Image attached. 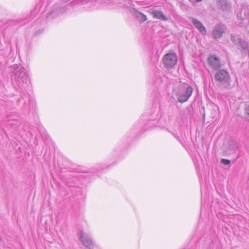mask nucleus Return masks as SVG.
I'll return each mask as SVG.
<instances>
[{
  "instance_id": "nucleus-1",
  "label": "nucleus",
  "mask_w": 249,
  "mask_h": 249,
  "mask_svg": "<svg viewBox=\"0 0 249 249\" xmlns=\"http://www.w3.org/2000/svg\"><path fill=\"white\" fill-rule=\"evenodd\" d=\"M14 70L12 75V83L17 89L23 90L30 83L28 73L24 67L14 64L12 66Z\"/></svg>"
},
{
  "instance_id": "nucleus-2",
  "label": "nucleus",
  "mask_w": 249,
  "mask_h": 249,
  "mask_svg": "<svg viewBox=\"0 0 249 249\" xmlns=\"http://www.w3.org/2000/svg\"><path fill=\"white\" fill-rule=\"evenodd\" d=\"M214 79L218 82V87L220 89L224 90L230 87L231 77L229 73L225 70L217 71L215 74Z\"/></svg>"
},
{
  "instance_id": "nucleus-3",
  "label": "nucleus",
  "mask_w": 249,
  "mask_h": 249,
  "mask_svg": "<svg viewBox=\"0 0 249 249\" xmlns=\"http://www.w3.org/2000/svg\"><path fill=\"white\" fill-rule=\"evenodd\" d=\"M193 91L192 87L186 83H183L176 93L178 101L184 103L188 101L191 96Z\"/></svg>"
},
{
  "instance_id": "nucleus-4",
  "label": "nucleus",
  "mask_w": 249,
  "mask_h": 249,
  "mask_svg": "<svg viewBox=\"0 0 249 249\" xmlns=\"http://www.w3.org/2000/svg\"><path fill=\"white\" fill-rule=\"evenodd\" d=\"M162 60L165 68H172L177 62V55L175 53H168L164 55Z\"/></svg>"
},
{
  "instance_id": "nucleus-5",
  "label": "nucleus",
  "mask_w": 249,
  "mask_h": 249,
  "mask_svg": "<svg viewBox=\"0 0 249 249\" xmlns=\"http://www.w3.org/2000/svg\"><path fill=\"white\" fill-rule=\"evenodd\" d=\"M78 236L80 241L84 246L87 249H93V242L89 234L85 233L83 231H81L78 233Z\"/></svg>"
},
{
  "instance_id": "nucleus-6",
  "label": "nucleus",
  "mask_w": 249,
  "mask_h": 249,
  "mask_svg": "<svg viewBox=\"0 0 249 249\" xmlns=\"http://www.w3.org/2000/svg\"><path fill=\"white\" fill-rule=\"evenodd\" d=\"M227 30V27L221 23L216 24L212 30L213 37L217 39L221 38Z\"/></svg>"
},
{
  "instance_id": "nucleus-7",
  "label": "nucleus",
  "mask_w": 249,
  "mask_h": 249,
  "mask_svg": "<svg viewBox=\"0 0 249 249\" xmlns=\"http://www.w3.org/2000/svg\"><path fill=\"white\" fill-rule=\"evenodd\" d=\"M231 39L237 49L240 51L247 47V42L242 39L238 35L231 34Z\"/></svg>"
},
{
  "instance_id": "nucleus-8",
  "label": "nucleus",
  "mask_w": 249,
  "mask_h": 249,
  "mask_svg": "<svg viewBox=\"0 0 249 249\" xmlns=\"http://www.w3.org/2000/svg\"><path fill=\"white\" fill-rule=\"evenodd\" d=\"M189 18L191 20L193 25L202 35H205L206 34V29L200 21L193 17H189Z\"/></svg>"
},
{
  "instance_id": "nucleus-9",
  "label": "nucleus",
  "mask_w": 249,
  "mask_h": 249,
  "mask_svg": "<svg viewBox=\"0 0 249 249\" xmlns=\"http://www.w3.org/2000/svg\"><path fill=\"white\" fill-rule=\"evenodd\" d=\"M208 62L211 67L215 70H217L221 67L219 59L214 55H211L208 58Z\"/></svg>"
},
{
  "instance_id": "nucleus-10",
  "label": "nucleus",
  "mask_w": 249,
  "mask_h": 249,
  "mask_svg": "<svg viewBox=\"0 0 249 249\" xmlns=\"http://www.w3.org/2000/svg\"><path fill=\"white\" fill-rule=\"evenodd\" d=\"M129 12L139 21L143 22L146 20V16L140 12H139L135 8H132L129 9Z\"/></svg>"
},
{
  "instance_id": "nucleus-11",
  "label": "nucleus",
  "mask_w": 249,
  "mask_h": 249,
  "mask_svg": "<svg viewBox=\"0 0 249 249\" xmlns=\"http://www.w3.org/2000/svg\"><path fill=\"white\" fill-rule=\"evenodd\" d=\"M65 10L64 6H60V4L54 5L53 10L51 12L50 16L53 17H55L60 14H62Z\"/></svg>"
},
{
  "instance_id": "nucleus-12",
  "label": "nucleus",
  "mask_w": 249,
  "mask_h": 249,
  "mask_svg": "<svg viewBox=\"0 0 249 249\" xmlns=\"http://www.w3.org/2000/svg\"><path fill=\"white\" fill-rule=\"evenodd\" d=\"M152 13L153 14V16L156 18L161 19L162 20H166L167 19V18L162 11L155 10L153 11Z\"/></svg>"
},
{
  "instance_id": "nucleus-13",
  "label": "nucleus",
  "mask_w": 249,
  "mask_h": 249,
  "mask_svg": "<svg viewBox=\"0 0 249 249\" xmlns=\"http://www.w3.org/2000/svg\"><path fill=\"white\" fill-rule=\"evenodd\" d=\"M8 124L11 127H16L18 125H19L20 122L19 121L16 119H9L8 120Z\"/></svg>"
},
{
  "instance_id": "nucleus-14",
  "label": "nucleus",
  "mask_w": 249,
  "mask_h": 249,
  "mask_svg": "<svg viewBox=\"0 0 249 249\" xmlns=\"http://www.w3.org/2000/svg\"><path fill=\"white\" fill-rule=\"evenodd\" d=\"M220 162L224 165H229L231 163V161L229 160L222 159L221 160Z\"/></svg>"
},
{
  "instance_id": "nucleus-15",
  "label": "nucleus",
  "mask_w": 249,
  "mask_h": 249,
  "mask_svg": "<svg viewBox=\"0 0 249 249\" xmlns=\"http://www.w3.org/2000/svg\"><path fill=\"white\" fill-rule=\"evenodd\" d=\"M241 51L243 53L247 52L249 55V43L247 42V47H246L244 49H241Z\"/></svg>"
},
{
  "instance_id": "nucleus-16",
  "label": "nucleus",
  "mask_w": 249,
  "mask_h": 249,
  "mask_svg": "<svg viewBox=\"0 0 249 249\" xmlns=\"http://www.w3.org/2000/svg\"><path fill=\"white\" fill-rule=\"evenodd\" d=\"M246 112L247 116L246 117V119L249 122V105L246 109Z\"/></svg>"
},
{
  "instance_id": "nucleus-17",
  "label": "nucleus",
  "mask_w": 249,
  "mask_h": 249,
  "mask_svg": "<svg viewBox=\"0 0 249 249\" xmlns=\"http://www.w3.org/2000/svg\"><path fill=\"white\" fill-rule=\"evenodd\" d=\"M202 0H196V2H199V1H202Z\"/></svg>"
}]
</instances>
